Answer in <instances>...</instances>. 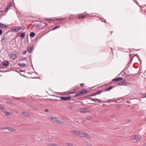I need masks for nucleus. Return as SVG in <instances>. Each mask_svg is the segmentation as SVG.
<instances>
[{"label":"nucleus","instance_id":"34","mask_svg":"<svg viewBox=\"0 0 146 146\" xmlns=\"http://www.w3.org/2000/svg\"><path fill=\"white\" fill-rule=\"evenodd\" d=\"M81 95V94L80 93V92L78 93H76V94L75 95V96H80Z\"/></svg>","mask_w":146,"mask_h":146},{"label":"nucleus","instance_id":"18","mask_svg":"<svg viewBox=\"0 0 146 146\" xmlns=\"http://www.w3.org/2000/svg\"><path fill=\"white\" fill-rule=\"evenodd\" d=\"M35 35V34L34 32H32L30 34V36L31 37H33Z\"/></svg>","mask_w":146,"mask_h":146},{"label":"nucleus","instance_id":"17","mask_svg":"<svg viewBox=\"0 0 146 146\" xmlns=\"http://www.w3.org/2000/svg\"><path fill=\"white\" fill-rule=\"evenodd\" d=\"M102 92V90H99L97 92L95 93L96 95H99L101 94Z\"/></svg>","mask_w":146,"mask_h":146},{"label":"nucleus","instance_id":"14","mask_svg":"<svg viewBox=\"0 0 146 146\" xmlns=\"http://www.w3.org/2000/svg\"><path fill=\"white\" fill-rule=\"evenodd\" d=\"M42 25V24H41L40 25L39 24H35L33 25V26L35 27V28H38L40 27Z\"/></svg>","mask_w":146,"mask_h":146},{"label":"nucleus","instance_id":"38","mask_svg":"<svg viewBox=\"0 0 146 146\" xmlns=\"http://www.w3.org/2000/svg\"><path fill=\"white\" fill-rule=\"evenodd\" d=\"M27 52L26 50H24L22 52V53L23 54H25L26 53V52Z\"/></svg>","mask_w":146,"mask_h":146},{"label":"nucleus","instance_id":"51","mask_svg":"<svg viewBox=\"0 0 146 146\" xmlns=\"http://www.w3.org/2000/svg\"><path fill=\"white\" fill-rule=\"evenodd\" d=\"M58 123H62V122H61L59 120H58V122H57Z\"/></svg>","mask_w":146,"mask_h":146},{"label":"nucleus","instance_id":"2","mask_svg":"<svg viewBox=\"0 0 146 146\" xmlns=\"http://www.w3.org/2000/svg\"><path fill=\"white\" fill-rule=\"evenodd\" d=\"M21 29V28L14 26L11 28V30L13 31L18 32Z\"/></svg>","mask_w":146,"mask_h":146},{"label":"nucleus","instance_id":"20","mask_svg":"<svg viewBox=\"0 0 146 146\" xmlns=\"http://www.w3.org/2000/svg\"><path fill=\"white\" fill-rule=\"evenodd\" d=\"M7 127V129H8L9 130V131H14V129H12L11 127Z\"/></svg>","mask_w":146,"mask_h":146},{"label":"nucleus","instance_id":"60","mask_svg":"<svg viewBox=\"0 0 146 146\" xmlns=\"http://www.w3.org/2000/svg\"><path fill=\"white\" fill-rule=\"evenodd\" d=\"M145 121H146V119H145Z\"/></svg>","mask_w":146,"mask_h":146},{"label":"nucleus","instance_id":"37","mask_svg":"<svg viewBox=\"0 0 146 146\" xmlns=\"http://www.w3.org/2000/svg\"><path fill=\"white\" fill-rule=\"evenodd\" d=\"M79 132V131H77L76 130H74L73 131V133H76V134L78 133V134Z\"/></svg>","mask_w":146,"mask_h":146},{"label":"nucleus","instance_id":"12","mask_svg":"<svg viewBox=\"0 0 146 146\" xmlns=\"http://www.w3.org/2000/svg\"><path fill=\"white\" fill-rule=\"evenodd\" d=\"M21 114L22 115H24L26 117H28L29 115L28 113L25 112H22L21 113Z\"/></svg>","mask_w":146,"mask_h":146},{"label":"nucleus","instance_id":"11","mask_svg":"<svg viewBox=\"0 0 146 146\" xmlns=\"http://www.w3.org/2000/svg\"><path fill=\"white\" fill-rule=\"evenodd\" d=\"M85 17V16L83 15L82 14H78V17L79 19H83Z\"/></svg>","mask_w":146,"mask_h":146},{"label":"nucleus","instance_id":"45","mask_svg":"<svg viewBox=\"0 0 146 146\" xmlns=\"http://www.w3.org/2000/svg\"><path fill=\"white\" fill-rule=\"evenodd\" d=\"M5 113V114L6 115H7L9 114V113L7 111H6Z\"/></svg>","mask_w":146,"mask_h":146},{"label":"nucleus","instance_id":"46","mask_svg":"<svg viewBox=\"0 0 146 146\" xmlns=\"http://www.w3.org/2000/svg\"><path fill=\"white\" fill-rule=\"evenodd\" d=\"M43 24H44V26H47L48 25V24L47 23H43Z\"/></svg>","mask_w":146,"mask_h":146},{"label":"nucleus","instance_id":"5","mask_svg":"<svg viewBox=\"0 0 146 146\" xmlns=\"http://www.w3.org/2000/svg\"><path fill=\"white\" fill-rule=\"evenodd\" d=\"M124 80L123 79V78L121 77H119L115 78L112 80V81H115L116 82L121 81H124Z\"/></svg>","mask_w":146,"mask_h":146},{"label":"nucleus","instance_id":"26","mask_svg":"<svg viewBox=\"0 0 146 146\" xmlns=\"http://www.w3.org/2000/svg\"><path fill=\"white\" fill-rule=\"evenodd\" d=\"M76 90L75 89L74 90L72 91L69 92V93L70 94H73L76 92Z\"/></svg>","mask_w":146,"mask_h":146},{"label":"nucleus","instance_id":"13","mask_svg":"<svg viewBox=\"0 0 146 146\" xmlns=\"http://www.w3.org/2000/svg\"><path fill=\"white\" fill-rule=\"evenodd\" d=\"M133 57L132 58H130V60L129 61V62H128V64H127V67H128V68H129V66L130 65L132 61V60H133Z\"/></svg>","mask_w":146,"mask_h":146},{"label":"nucleus","instance_id":"15","mask_svg":"<svg viewBox=\"0 0 146 146\" xmlns=\"http://www.w3.org/2000/svg\"><path fill=\"white\" fill-rule=\"evenodd\" d=\"M18 65L20 66L25 67L26 65L24 63H19Z\"/></svg>","mask_w":146,"mask_h":146},{"label":"nucleus","instance_id":"43","mask_svg":"<svg viewBox=\"0 0 146 146\" xmlns=\"http://www.w3.org/2000/svg\"><path fill=\"white\" fill-rule=\"evenodd\" d=\"M84 85V83H82L80 84V86L81 87H83Z\"/></svg>","mask_w":146,"mask_h":146},{"label":"nucleus","instance_id":"57","mask_svg":"<svg viewBox=\"0 0 146 146\" xmlns=\"http://www.w3.org/2000/svg\"><path fill=\"white\" fill-rule=\"evenodd\" d=\"M144 146H146V143L144 145Z\"/></svg>","mask_w":146,"mask_h":146},{"label":"nucleus","instance_id":"33","mask_svg":"<svg viewBox=\"0 0 146 146\" xmlns=\"http://www.w3.org/2000/svg\"><path fill=\"white\" fill-rule=\"evenodd\" d=\"M66 145L68 146H74L71 143H66Z\"/></svg>","mask_w":146,"mask_h":146},{"label":"nucleus","instance_id":"24","mask_svg":"<svg viewBox=\"0 0 146 146\" xmlns=\"http://www.w3.org/2000/svg\"><path fill=\"white\" fill-rule=\"evenodd\" d=\"M124 85V83L123 82H119L116 85L121 86V85Z\"/></svg>","mask_w":146,"mask_h":146},{"label":"nucleus","instance_id":"32","mask_svg":"<svg viewBox=\"0 0 146 146\" xmlns=\"http://www.w3.org/2000/svg\"><path fill=\"white\" fill-rule=\"evenodd\" d=\"M86 118L87 119L90 120V119H91L92 118V117H90V116H87L86 117Z\"/></svg>","mask_w":146,"mask_h":146},{"label":"nucleus","instance_id":"27","mask_svg":"<svg viewBox=\"0 0 146 146\" xmlns=\"http://www.w3.org/2000/svg\"><path fill=\"white\" fill-rule=\"evenodd\" d=\"M83 133H84L83 132H81L80 131H79L78 134L80 135V136L82 137V136L83 135Z\"/></svg>","mask_w":146,"mask_h":146},{"label":"nucleus","instance_id":"47","mask_svg":"<svg viewBox=\"0 0 146 146\" xmlns=\"http://www.w3.org/2000/svg\"><path fill=\"white\" fill-rule=\"evenodd\" d=\"M48 146H57L56 145H50V144H48Z\"/></svg>","mask_w":146,"mask_h":146},{"label":"nucleus","instance_id":"22","mask_svg":"<svg viewBox=\"0 0 146 146\" xmlns=\"http://www.w3.org/2000/svg\"><path fill=\"white\" fill-rule=\"evenodd\" d=\"M25 36V33H22L20 36V37L22 38H23Z\"/></svg>","mask_w":146,"mask_h":146},{"label":"nucleus","instance_id":"6","mask_svg":"<svg viewBox=\"0 0 146 146\" xmlns=\"http://www.w3.org/2000/svg\"><path fill=\"white\" fill-rule=\"evenodd\" d=\"M89 109L86 108H83L81 110V112L83 113H87L89 111Z\"/></svg>","mask_w":146,"mask_h":146},{"label":"nucleus","instance_id":"1","mask_svg":"<svg viewBox=\"0 0 146 146\" xmlns=\"http://www.w3.org/2000/svg\"><path fill=\"white\" fill-rule=\"evenodd\" d=\"M8 56L10 58L13 60H15L17 57V55L16 54H10Z\"/></svg>","mask_w":146,"mask_h":146},{"label":"nucleus","instance_id":"31","mask_svg":"<svg viewBox=\"0 0 146 146\" xmlns=\"http://www.w3.org/2000/svg\"><path fill=\"white\" fill-rule=\"evenodd\" d=\"M7 129V127H0V130H4Z\"/></svg>","mask_w":146,"mask_h":146},{"label":"nucleus","instance_id":"9","mask_svg":"<svg viewBox=\"0 0 146 146\" xmlns=\"http://www.w3.org/2000/svg\"><path fill=\"white\" fill-rule=\"evenodd\" d=\"M9 62L7 60L4 61L3 62V64L4 66H8L9 65Z\"/></svg>","mask_w":146,"mask_h":146},{"label":"nucleus","instance_id":"42","mask_svg":"<svg viewBox=\"0 0 146 146\" xmlns=\"http://www.w3.org/2000/svg\"><path fill=\"white\" fill-rule=\"evenodd\" d=\"M4 109V107L2 106H0V110H3Z\"/></svg>","mask_w":146,"mask_h":146},{"label":"nucleus","instance_id":"19","mask_svg":"<svg viewBox=\"0 0 146 146\" xmlns=\"http://www.w3.org/2000/svg\"><path fill=\"white\" fill-rule=\"evenodd\" d=\"M52 121L53 122H58V121L57 118L56 117H54V118L52 117Z\"/></svg>","mask_w":146,"mask_h":146},{"label":"nucleus","instance_id":"40","mask_svg":"<svg viewBox=\"0 0 146 146\" xmlns=\"http://www.w3.org/2000/svg\"><path fill=\"white\" fill-rule=\"evenodd\" d=\"M3 34V31L2 29H0V35H1Z\"/></svg>","mask_w":146,"mask_h":146},{"label":"nucleus","instance_id":"39","mask_svg":"<svg viewBox=\"0 0 146 146\" xmlns=\"http://www.w3.org/2000/svg\"><path fill=\"white\" fill-rule=\"evenodd\" d=\"M96 95L95 93L89 95L90 96H93Z\"/></svg>","mask_w":146,"mask_h":146},{"label":"nucleus","instance_id":"10","mask_svg":"<svg viewBox=\"0 0 146 146\" xmlns=\"http://www.w3.org/2000/svg\"><path fill=\"white\" fill-rule=\"evenodd\" d=\"M89 91L87 90H82L80 92V93L81 94H84L88 92Z\"/></svg>","mask_w":146,"mask_h":146},{"label":"nucleus","instance_id":"4","mask_svg":"<svg viewBox=\"0 0 146 146\" xmlns=\"http://www.w3.org/2000/svg\"><path fill=\"white\" fill-rule=\"evenodd\" d=\"M72 96H62L60 97V99L61 100L67 101L71 98Z\"/></svg>","mask_w":146,"mask_h":146},{"label":"nucleus","instance_id":"21","mask_svg":"<svg viewBox=\"0 0 146 146\" xmlns=\"http://www.w3.org/2000/svg\"><path fill=\"white\" fill-rule=\"evenodd\" d=\"M7 40V38L6 36H4L3 39V41L4 42H6Z\"/></svg>","mask_w":146,"mask_h":146},{"label":"nucleus","instance_id":"36","mask_svg":"<svg viewBox=\"0 0 146 146\" xmlns=\"http://www.w3.org/2000/svg\"><path fill=\"white\" fill-rule=\"evenodd\" d=\"M56 20L57 21H61L64 20L62 18H57L56 19Z\"/></svg>","mask_w":146,"mask_h":146},{"label":"nucleus","instance_id":"55","mask_svg":"<svg viewBox=\"0 0 146 146\" xmlns=\"http://www.w3.org/2000/svg\"><path fill=\"white\" fill-rule=\"evenodd\" d=\"M41 24H42V25L41 26H44V24H43V23H42Z\"/></svg>","mask_w":146,"mask_h":146},{"label":"nucleus","instance_id":"56","mask_svg":"<svg viewBox=\"0 0 146 146\" xmlns=\"http://www.w3.org/2000/svg\"><path fill=\"white\" fill-rule=\"evenodd\" d=\"M2 68V67L1 66V65H0V69H1Z\"/></svg>","mask_w":146,"mask_h":146},{"label":"nucleus","instance_id":"8","mask_svg":"<svg viewBox=\"0 0 146 146\" xmlns=\"http://www.w3.org/2000/svg\"><path fill=\"white\" fill-rule=\"evenodd\" d=\"M132 138L133 139H135L137 141H139L140 140V138L137 136H134L132 137Z\"/></svg>","mask_w":146,"mask_h":146},{"label":"nucleus","instance_id":"3","mask_svg":"<svg viewBox=\"0 0 146 146\" xmlns=\"http://www.w3.org/2000/svg\"><path fill=\"white\" fill-rule=\"evenodd\" d=\"M13 3H10L7 6L6 8L5 9V12H7L10 9V7L13 6Z\"/></svg>","mask_w":146,"mask_h":146},{"label":"nucleus","instance_id":"48","mask_svg":"<svg viewBox=\"0 0 146 146\" xmlns=\"http://www.w3.org/2000/svg\"><path fill=\"white\" fill-rule=\"evenodd\" d=\"M48 111V109H46L45 110V111L46 112H47Z\"/></svg>","mask_w":146,"mask_h":146},{"label":"nucleus","instance_id":"7","mask_svg":"<svg viewBox=\"0 0 146 146\" xmlns=\"http://www.w3.org/2000/svg\"><path fill=\"white\" fill-rule=\"evenodd\" d=\"M9 26V25H5L0 22V27L1 29H5Z\"/></svg>","mask_w":146,"mask_h":146},{"label":"nucleus","instance_id":"35","mask_svg":"<svg viewBox=\"0 0 146 146\" xmlns=\"http://www.w3.org/2000/svg\"><path fill=\"white\" fill-rule=\"evenodd\" d=\"M28 50L29 52L30 53H31L33 51V49L31 48H28Z\"/></svg>","mask_w":146,"mask_h":146},{"label":"nucleus","instance_id":"28","mask_svg":"<svg viewBox=\"0 0 146 146\" xmlns=\"http://www.w3.org/2000/svg\"><path fill=\"white\" fill-rule=\"evenodd\" d=\"M60 27L59 26H57L55 27H54L51 30V31L54 30L56 29H57L58 28Z\"/></svg>","mask_w":146,"mask_h":146},{"label":"nucleus","instance_id":"59","mask_svg":"<svg viewBox=\"0 0 146 146\" xmlns=\"http://www.w3.org/2000/svg\"><path fill=\"white\" fill-rule=\"evenodd\" d=\"M89 104H90V103H89ZM92 104H93V103H92Z\"/></svg>","mask_w":146,"mask_h":146},{"label":"nucleus","instance_id":"49","mask_svg":"<svg viewBox=\"0 0 146 146\" xmlns=\"http://www.w3.org/2000/svg\"><path fill=\"white\" fill-rule=\"evenodd\" d=\"M46 20L47 21H50L52 20V19H46Z\"/></svg>","mask_w":146,"mask_h":146},{"label":"nucleus","instance_id":"58","mask_svg":"<svg viewBox=\"0 0 146 146\" xmlns=\"http://www.w3.org/2000/svg\"><path fill=\"white\" fill-rule=\"evenodd\" d=\"M110 32L111 34L112 33V32H111V31H110Z\"/></svg>","mask_w":146,"mask_h":146},{"label":"nucleus","instance_id":"16","mask_svg":"<svg viewBox=\"0 0 146 146\" xmlns=\"http://www.w3.org/2000/svg\"><path fill=\"white\" fill-rule=\"evenodd\" d=\"M113 87H114V86H110L108 88H107L106 90H105L106 91H110L111 89H112Z\"/></svg>","mask_w":146,"mask_h":146},{"label":"nucleus","instance_id":"54","mask_svg":"<svg viewBox=\"0 0 146 146\" xmlns=\"http://www.w3.org/2000/svg\"><path fill=\"white\" fill-rule=\"evenodd\" d=\"M20 71H21V72H25L24 70H20Z\"/></svg>","mask_w":146,"mask_h":146},{"label":"nucleus","instance_id":"30","mask_svg":"<svg viewBox=\"0 0 146 146\" xmlns=\"http://www.w3.org/2000/svg\"><path fill=\"white\" fill-rule=\"evenodd\" d=\"M85 137L87 138V139H91V137L90 136L87 134V135H86V136Z\"/></svg>","mask_w":146,"mask_h":146},{"label":"nucleus","instance_id":"50","mask_svg":"<svg viewBox=\"0 0 146 146\" xmlns=\"http://www.w3.org/2000/svg\"><path fill=\"white\" fill-rule=\"evenodd\" d=\"M146 98V94L144 95L143 97L142 98Z\"/></svg>","mask_w":146,"mask_h":146},{"label":"nucleus","instance_id":"44","mask_svg":"<svg viewBox=\"0 0 146 146\" xmlns=\"http://www.w3.org/2000/svg\"><path fill=\"white\" fill-rule=\"evenodd\" d=\"M19 27L20 28H21V29H22V30H23L25 29V28L23 27Z\"/></svg>","mask_w":146,"mask_h":146},{"label":"nucleus","instance_id":"29","mask_svg":"<svg viewBox=\"0 0 146 146\" xmlns=\"http://www.w3.org/2000/svg\"><path fill=\"white\" fill-rule=\"evenodd\" d=\"M90 98L95 102H96L97 100H98V99H94L92 98Z\"/></svg>","mask_w":146,"mask_h":146},{"label":"nucleus","instance_id":"52","mask_svg":"<svg viewBox=\"0 0 146 146\" xmlns=\"http://www.w3.org/2000/svg\"><path fill=\"white\" fill-rule=\"evenodd\" d=\"M72 96V98H74V97L76 96Z\"/></svg>","mask_w":146,"mask_h":146},{"label":"nucleus","instance_id":"53","mask_svg":"<svg viewBox=\"0 0 146 146\" xmlns=\"http://www.w3.org/2000/svg\"><path fill=\"white\" fill-rule=\"evenodd\" d=\"M2 11H0V15L2 14Z\"/></svg>","mask_w":146,"mask_h":146},{"label":"nucleus","instance_id":"41","mask_svg":"<svg viewBox=\"0 0 146 146\" xmlns=\"http://www.w3.org/2000/svg\"><path fill=\"white\" fill-rule=\"evenodd\" d=\"M87 133H84L83 134V135L82 136V137H85L86 136V135H87Z\"/></svg>","mask_w":146,"mask_h":146},{"label":"nucleus","instance_id":"61","mask_svg":"<svg viewBox=\"0 0 146 146\" xmlns=\"http://www.w3.org/2000/svg\"><path fill=\"white\" fill-rule=\"evenodd\" d=\"M90 146H91V145H90Z\"/></svg>","mask_w":146,"mask_h":146},{"label":"nucleus","instance_id":"23","mask_svg":"<svg viewBox=\"0 0 146 146\" xmlns=\"http://www.w3.org/2000/svg\"><path fill=\"white\" fill-rule=\"evenodd\" d=\"M96 102H97L99 104H102L103 102H105L104 101H102L101 100H100L99 99L98 100H97Z\"/></svg>","mask_w":146,"mask_h":146},{"label":"nucleus","instance_id":"25","mask_svg":"<svg viewBox=\"0 0 146 146\" xmlns=\"http://www.w3.org/2000/svg\"><path fill=\"white\" fill-rule=\"evenodd\" d=\"M123 82L124 83L123 85H124V86H127V85L129 84H130V83L129 82H127V81H124Z\"/></svg>","mask_w":146,"mask_h":146}]
</instances>
